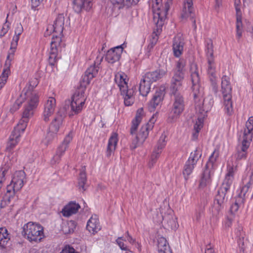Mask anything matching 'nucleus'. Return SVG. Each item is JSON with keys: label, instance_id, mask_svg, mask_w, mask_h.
<instances>
[{"label": "nucleus", "instance_id": "obj_1", "mask_svg": "<svg viewBox=\"0 0 253 253\" xmlns=\"http://www.w3.org/2000/svg\"><path fill=\"white\" fill-rule=\"evenodd\" d=\"M29 94H30V96L27 101V104L25 106L22 118L17 126L14 127L7 144L6 150L9 153L11 152L19 141L21 134L23 133L25 130L29 118L33 115V110L38 105L39 96L35 92L31 93L30 92L22 93L15 101L14 105L19 107L25 99L26 96L28 97Z\"/></svg>", "mask_w": 253, "mask_h": 253}, {"label": "nucleus", "instance_id": "obj_2", "mask_svg": "<svg viewBox=\"0 0 253 253\" xmlns=\"http://www.w3.org/2000/svg\"><path fill=\"white\" fill-rule=\"evenodd\" d=\"M65 17L63 14H58L53 22V24L48 25L44 33V36H49L53 33L52 41L50 43V48L49 51L48 63L53 66L60 58L58 57V51L62 45L61 37L64 29Z\"/></svg>", "mask_w": 253, "mask_h": 253}, {"label": "nucleus", "instance_id": "obj_3", "mask_svg": "<svg viewBox=\"0 0 253 253\" xmlns=\"http://www.w3.org/2000/svg\"><path fill=\"white\" fill-rule=\"evenodd\" d=\"M99 69L98 65L94 64L90 66L85 71L84 75L82 77L80 87L76 91L72 97L70 102L72 113L69 114L70 117L82 111L86 100L84 95L86 86L97 74Z\"/></svg>", "mask_w": 253, "mask_h": 253}, {"label": "nucleus", "instance_id": "obj_4", "mask_svg": "<svg viewBox=\"0 0 253 253\" xmlns=\"http://www.w3.org/2000/svg\"><path fill=\"white\" fill-rule=\"evenodd\" d=\"M153 13V22L156 26L151 35L150 40L158 42L159 36L162 31V27L166 18L170 5L173 3V0H167L165 6L162 8V0H151Z\"/></svg>", "mask_w": 253, "mask_h": 253}, {"label": "nucleus", "instance_id": "obj_5", "mask_svg": "<svg viewBox=\"0 0 253 253\" xmlns=\"http://www.w3.org/2000/svg\"><path fill=\"white\" fill-rule=\"evenodd\" d=\"M25 177L26 174L23 170L16 171L14 173L10 184L6 187V192L3 197V200L6 204H9L14 198L15 193L23 186Z\"/></svg>", "mask_w": 253, "mask_h": 253}, {"label": "nucleus", "instance_id": "obj_6", "mask_svg": "<svg viewBox=\"0 0 253 253\" xmlns=\"http://www.w3.org/2000/svg\"><path fill=\"white\" fill-rule=\"evenodd\" d=\"M127 77L123 72H119L115 74V81L119 87L121 95L124 96L126 106L131 105L134 102L133 89L127 88Z\"/></svg>", "mask_w": 253, "mask_h": 253}, {"label": "nucleus", "instance_id": "obj_7", "mask_svg": "<svg viewBox=\"0 0 253 253\" xmlns=\"http://www.w3.org/2000/svg\"><path fill=\"white\" fill-rule=\"evenodd\" d=\"M23 235L29 241H41L43 237V228L40 224L29 222L23 227Z\"/></svg>", "mask_w": 253, "mask_h": 253}, {"label": "nucleus", "instance_id": "obj_8", "mask_svg": "<svg viewBox=\"0 0 253 253\" xmlns=\"http://www.w3.org/2000/svg\"><path fill=\"white\" fill-rule=\"evenodd\" d=\"M221 88L223 97V106L225 113L231 116L233 112V104L231 95V87L229 78L226 76H223L221 80Z\"/></svg>", "mask_w": 253, "mask_h": 253}, {"label": "nucleus", "instance_id": "obj_9", "mask_svg": "<svg viewBox=\"0 0 253 253\" xmlns=\"http://www.w3.org/2000/svg\"><path fill=\"white\" fill-rule=\"evenodd\" d=\"M191 78L192 83V90L193 96L196 103L200 102L197 105L202 104L204 105L206 103V100L203 99V88L200 85V77L197 71L196 65H193L191 68Z\"/></svg>", "mask_w": 253, "mask_h": 253}, {"label": "nucleus", "instance_id": "obj_10", "mask_svg": "<svg viewBox=\"0 0 253 253\" xmlns=\"http://www.w3.org/2000/svg\"><path fill=\"white\" fill-rule=\"evenodd\" d=\"M155 121V115H153L150 119L149 122L141 127L135 136V138L133 140L130 146L131 149H134L144 143L149 135V131L152 129L154 126L153 124Z\"/></svg>", "mask_w": 253, "mask_h": 253}, {"label": "nucleus", "instance_id": "obj_11", "mask_svg": "<svg viewBox=\"0 0 253 253\" xmlns=\"http://www.w3.org/2000/svg\"><path fill=\"white\" fill-rule=\"evenodd\" d=\"M201 156L202 150L199 147L197 148L194 152L191 153L188 160L184 165L183 170V174L186 180L188 179L189 176L192 173L195 166Z\"/></svg>", "mask_w": 253, "mask_h": 253}, {"label": "nucleus", "instance_id": "obj_12", "mask_svg": "<svg viewBox=\"0 0 253 253\" xmlns=\"http://www.w3.org/2000/svg\"><path fill=\"white\" fill-rule=\"evenodd\" d=\"M193 7V0H185L183 6L180 14V18L181 21L185 22L189 18L192 21V26L196 29L197 28L196 20Z\"/></svg>", "mask_w": 253, "mask_h": 253}, {"label": "nucleus", "instance_id": "obj_13", "mask_svg": "<svg viewBox=\"0 0 253 253\" xmlns=\"http://www.w3.org/2000/svg\"><path fill=\"white\" fill-rule=\"evenodd\" d=\"M185 65L186 60L183 58H180L176 61L175 67V87L177 86L176 89L182 85L186 73Z\"/></svg>", "mask_w": 253, "mask_h": 253}, {"label": "nucleus", "instance_id": "obj_14", "mask_svg": "<svg viewBox=\"0 0 253 253\" xmlns=\"http://www.w3.org/2000/svg\"><path fill=\"white\" fill-rule=\"evenodd\" d=\"M236 170V168L233 166H230L228 164L227 173L225 175L224 180L219 189L218 190L217 194L225 197L226 192L229 189L234 179V175Z\"/></svg>", "mask_w": 253, "mask_h": 253}, {"label": "nucleus", "instance_id": "obj_15", "mask_svg": "<svg viewBox=\"0 0 253 253\" xmlns=\"http://www.w3.org/2000/svg\"><path fill=\"white\" fill-rule=\"evenodd\" d=\"M166 88L164 85H161L160 87L156 88L148 105V108L150 112L154 111L157 107L161 104L165 94Z\"/></svg>", "mask_w": 253, "mask_h": 253}, {"label": "nucleus", "instance_id": "obj_16", "mask_svg": "<svg viewBox=\"0 0 253 253\" xmlns=\"http://www.w3.org/2000/svg\"><path fill=\"white\" fill-rule=\"evenodd\" d=\"M72 134L71 132L69 133L65 136L61 144L57 148L56 154L54 155L51 161L52 164H55L59 162L61 157L68 147L69 144L72 140Z\"/></svg>", "mask_w": 253, "mask_h": 253}, {"label": "nucleus", "instance_id": "obj_17", "mask_svg": "<svg viewBox=\"0 0 253 253\" xmlns=\"http://www.w3.org/2000/svg\"><path fill=\"white\" fill-rule=\"evenodd\" d=\"M16 49L10 48L6 57V60L4 65V68L0 76V87H2L6 82L8 75L10 73V66L11 61L13 58Z\"/></svg>", "mask_w": 253, "mask_h": 253}, {"label": "nucleus", "instance_id": "obj_18", "mask_svg": "<svg viewBox=\"0 0 253 253\" xmlns=\"http://www.w3.org/2000/svg\"><path fill=\"white\" fill-rule=\"evenodd\" d=\"M167 136L165 134H162L155 148H154L153 153L151 155V160L149 163V167H152L156 162L157 160L159 157L162 152V149L165 147L166 144V138Z\"/></svg>", "mask_w": 253, "mask_h": 253}, {"label": "nucleus", "instance_id": "obj_19", "mask_svg": "<svg viewBox=\"0 0 253 253\" xmlns=\"http://www.w3.org/2000/svg\"><path fill=\"white\" fill-rule=\"evenodd\" d=\"M56 107V99L53 97H49L44 104L42 119L45 122L49 120V117L53 114Z\"/></svg>", "mask_w": 253, "mask_h": 253}, {"label": "nucleus", "instance_id": "obj_20", "mask_svg": "<svg viewBox=\"0 0 253 253\" xmlns=\"http://www.w3.org/2000/svg\"><path fill=\"white\" fill-rule=\"evenodd\" d=\"M225 197L217 194L212 207L211 212L213 217L217 218L220 215L221 210L223 208V204L225 202Z\"/></svg>", "mask_w": 253, "mask_h": 253}, {"label": "nucleus", "instance_id": "obj_21", "mask_svg": "<svg viewBox=\"0 0 253 253\" xmlns=\"http://www.w3.org/2000/svg\"><path fill=\"white\" fill-rule=\"evenodd\" d=\"M122 45L117 46L107 51L105 59L108 62L113 64L119 60L123 50Z\"/></svg>", "mask_w": 253, "mask_h": 253}, {"label": "nucleus", "instance_id": "obj_22", "mask_svg": "<svg viewBox=\"0 0 253 253\" xmlns=\"http://www.w3.org/2000/svg\"><path fill=\"white\" fill-rule=\"evenodd\" d=\"M240 3V0H235V6L236 10V36L237 38L240 39L242 36L243 32V24L242 22V12L238 7Z\"/></svg>", "mask_w": 253, "mask_h": 253}, {"label": "nucleus", "instance_id": "obj_23", "mask_svg": "<svg viewBox=\"0 0 253 253\" xmlns=\"http://www.w3.org/2000/svg\"><path fill=\"white\" fill-rule=\"evenodd\" d=\"M92 0H72L74 11L79 13L83 10H89L92 6Z\"/></svg>", "mask_w": 253, "mask_h": 253}, {"label": "nucleus", "instance_id": "obj_24", "mask_svg": "<svg viewBox=\"0 0 253 253\" xmlns=\"http://www.w3.org/2000/svg\"><path fill=\"white\" fill-rule=\"evenodd\" d=\"M166 71L163 69H158L152 72H147L143 77L151 84L162 79L166 74Z\"/></svg>", "mask_w": 253, "mask_h": 253}, {"label": "nucleus", "instance_id": "obj_25", "mask_svg": "<svg viewBox=\"0 0 253 253\" xmlns=\"http://www.w3.org/2000/svg\"><path fill=\"white\" fill-rule=\"evenodd\" d=\"M65 117V115L64 112H62L61 111L58 112L49 126L50 130L53 132H57L62 125Z\"/></svg>", "mask_w": 253, "mask_h": 253}, {"label": "nucleus", "instance_id": "obj_26", "mask_svg": "<svg viewBox=\"0 0 253 253\" xmlns=\"http://www.w3.org/2000/svg\"><path fill=\"white\" fill-rule=\"evenodd\" d=\"M86 228L90 233L93 234L100 230L101 226L97 215H93L91 216L87 222Z\"/></svg>", "mask_w": 253, "mask_h": 253}, {"label": "nucleus", "instance_id": "obj_27", "mask_svg": "<svg viewBox=\"0 0 253 253\" xmlns=\"http://www.w3.org/2000/svg\"><path fill=\"white\" fill-rule=\"evenodd\" d=\"M185 42L183 35L179 33L175 37V57H179L183 52Z\"/></svg>", "mask_w": 253, "mask_h": 253}, {"label": "nucleus", "instance_id": "obj_28", "mask_svg": "<svg viewBox=\"0 0 253 253\" xmlns=\"http://www.w3.org/2000/svg\"><path fill=\"white\" fill-rule=\"evenodd\" d=\"M253 130V116L250 117L245 124L242 139L252 141Z\"/></svg>", "mask_w": 253, "mask_h": 253}, {"label": "nucleus", "instance_id": "obj_29", "mask_svg": "<svg viewBox=\"0 0 253 253\" xmlns=\"http://www.w3.org/2000/svg\"><path fill=\"white\" fill-rule=\"evenodd\" d=\"M143 116V109L142 108H139L136 112L135 118L131 122V126L130 129V133L131 135L135 134L138 126L141 122Z\"/></svg>", "mask_w": 253, "mask_h": 253}, {"label": "nucleus", "instance_id": "obj_30", "mask_svg": "<svg viewBox=\"0 0 253 253\" xmlns=\"http://www.w3.org/2000/svg\"><path fill=\"white\" fill-rule=\"evenodd\" d=\"M251 141L242 139V144L237 147L236 157L237 160L244 159L246 158L247 152Z\"/></svg>", "mask_w": 253, "mask_h": 253}, {"label": "nucleus", "instance_id": "obj_31", "mask_svg": "<svg viewBox=\"0 0 253 253\" xmlns=\"http://www.w3.org/2000/svg\"><path fill=\"white\" fill-rule=\"evenodd\" d=\"M80 208V206L79 204L71 202L64 207L62 213L64 216L69 217L77 213Z\"/></svg>", "mask_w": 253, "mask_h": 253}, {"label": "nucleus", "instance_id": "obj_32", "mask_svg": "<svg viewBox=\"0 0 253 253\" xmlns=\"http://www.w3.org/2000/svg\"><path fill=\"white\" fill-rule=\"evenodd\" d=\"M211 169L205 167V169L203 171L201 179L200 182L199 186L203 188L207 185H210L211 182V175L213 172L211 170Z\"/></svg>", "mask_w": 253, "mask_h": 253}, {"label": "nucleus", "instance_id": "obj_33", "mask_svg": "<svg viewBox=\"0 0 253 253\" xmlns=\"http://www.w3.org/2000/svg\"><path fill=\"white\" fill-rule=\"evenodd\" d=\"M118 141V134L116 132L112 133L109 139L107 147L106 156L107 157H109L111 154L114 153L116 149Z\"/></svg>", "mask_w": 253, "mask_h": 253}, {"label": "nucleus", "instance_id": "obj_34", "mask_svg": "<svg viewBox=\"0 0 253 253\" xmlns=\"http://www.w3.org/2000/svg\"><path fill=\"white\" fill-rule=\"evenodd\" d=\"M10 237L5 227L0 228V248L4 249L9 243Z\"/></svg>", "mask_w": 253, "mask_h": 253}, {"label": "nucleus", "instance_id": "obj_35", "mask_svg": "<svg viewBox=\"0 0 253 253\" xmlns=\"http://www.w3.org/2000/svg\"><path fill=\"white\" fill-rule=\"evenodd\" d=\"M184 102L182 96L179 94H175V115H179L184 110Z\"/></svg>", "mask_w": 253, "mask_h": 253}, {"label": "nucleus", "instance_id": "obj_36", "mask_svg": "<svg viewBox=\"0 0 253 253\" xmlns=\"http://www.w3.org/2000/svg\"><path fill=\"white\" fill-rule=\"evenodd\" d=\"M86 175L85 167H82L80 169L79 176L78 178V186L80 190L85 191L86 190Z\"/></svg>", "mask_w": 253, "mask_h": 253}, {"label": "nucleus", "instance_id": "obj_37", "mask_svg": "<svg viewBox=\"0 0 253 253\" xmlns=\"http://www.w3.org/2000/svg\"><path fill=\"white\" fill-rule=\"evenodd\" d=\"M151 84L146 81L144 78L141 80L139 84V90L140 94L143 96H146L149 92Z\"/></svg>", "mask_w": 253, "mask_h": 253}, {"label": "nucleus", "instance_id": "obj_38", "mask_svg": "<svg viewBox=\"0 0 253 253\" xmlns=\"http://www.w3.org/2000/svg\"><path fill=\"white\" fill-rule=\"evenodd\" d=\"M253 184V176L252 175L249 181L247 182V183L241 188L240 193L238 194V199H241V202L242 203L244 202L245 199L246 198V195L247 193L249 191V189L251 186Z\"/></svg>", "mask_w": 253, "mask_h": 253}, {"label": "nucleus", "instance_id": "obj_39", "mask_svg": "<svg viewBox=\"0 0 253 253\" xmlns=\"http://www.w3.org/2000/svg\"><path fill=\"white\" fill-rule=\"evenodd\" d=\"M158 251L160 253H167L168 243L166 239L160 235L157 236Z\"/></svg>", "mask_w": 253, "mask_h": 253}, {"label": "nucleus", "instance_id": "obj_40", "mask_svg": "<svg viewBox=\"0 0 253 253\" xmlns=\"http://www.w3.org/2000/svg\"><path fill=\"white\" fill-rule=\"evenodd\" d=\"M219 156V152L218 150H215L211 155L209 159L206 167L212 169L213 166V164L216 161Z\"/></svg>", "mask_w": 253, "mask_h": 253}, {"label": "nucleus", "instance_id": "obj_41", "mask_svg": "<svg viewBox=\"0 0 253 253\" xmlns=\"http://www.w3.org/2000/svg\"><path fill=\"white\" fill-rule=\"evenodd\" d=\"M205 51L208 59H209V57L210 58H213V43L211 40H209L206 42Z\"/></svg>", "mask_w": 253, "mask_h": 253}, {"label": "nucleus", "instance_id": "obj_42", "mask_svg": "<svg viewBox=\"0 0 253 253\" xmlns=\"http://www.w3.org/2000/svg\"><path fill=\"white\" fill-rule=\"evenodd\" d=\"M76 227V222L71 220L63 227V231L65 234H70L74 232Z\"/></svg>", "mask_w": 253, "mask_h": 253}, {"label": "nucleus", "instance_id": "obj_43", "mask_svg": "<svg viewBox=\"0 0 253 253\" xmlns=\"http://www.w3.org/2000/svg\"><path fill=\"white\" fill-rule=\"evenodd\" d=\"M76 227V222L71 220L63 227V231L65 234H70L74 232Z\"/></svg>", "mask_w": 253, "mask_h": 253}, {"label": "nucleus", "instance_id": "obj_44", "mask_svg": "<svg viewBox=\"0 0 253 253\" xmlns=\"http://www.w3.org/2000/svg\"><path fill=\"white\" fill-rule=\"evenodd\" d=\"M208 74L211 75L212 77H214L215 75V66L213 62V58H210L209 57L208 59Z\"/></svg>", "mask_w": 253, "mask_h": 253}, {"label": "nucleus", "instance_id": "obj_45", "mask_svg": "<svg viewBox=\"0 0 253 253\" xmlns=\"http://www.w3.org/2000/svg\"><path fill=\"white\" fill-rule=\"evenodd\" d=\"M139 0H123V1L119 4V8H121L122 6H126L128 7L132 5H136Z\"/></svg>", "mask_w": 253, "mask_h": 253}, {"label": "nucleus", "instance_id": "obj_46", "mask_svg": "<svg viewBox=\"0 0 253 253\" xmlns=\"http://www.w3.org/2000/svg\"><path fill=\"white\" fill-rule=\"evenodd\" d=\"M125 240L124 237H119L116 240V242L122 250L126 251L127 253L130 251L128 247L124 244V241Z\"/></svg>", "mask_w": 253, "mask_h": 253}, {"label": "nucleus", "instance_id": "obj_47", "mask_svg": "<svg viewBox=\"0 0 253 253\" xmlns=\"http://www.w3.org/2000/svg\"><path fill=\"white\" fill-rule=\"evenodd\" d=\"M241 203H242L241 202V199H238V198H237L236 200L235 203L234 204H233L231 207L230 209H231V212H236L239 208V204H240Z\"/></svg>", "mask_w": 253, "mask_h": 253}, {"label": "nucleus", "instance_id": "obj_48", "mask_svg": "<svg viewBox=\"0 0 253 253\" xmlns=\"http://www.w3.org/2000/svg\"><path fill=\"white\" fill-rule=\"evenodd\" d=\"M203 119L201 118H198L194 126V130L200 131L203 127Z\"/></svg>", "mask_w": 253, "mask_h": 253}, {"label": "nucleus", "instance_id": "obj_49", "mask_svg": "<svg viewBox=\"0 0 253 253\" xmlns=\"http://www.w3.org/2000/svg\"><path fill=\"white\" fill-rule=\"evenodd\" d=\"M59 253H78L75 250L70 246H66Z\"/></svg>", "mask_w": 253, "mask_h": 253}, {"label": "nucleus", "instance_id": "obj_50", "mask_svg": "<svg viewBox=\"0 0 253 253\" xmlns=\"http://www.w3.org/2000/svg\"><path fill=\"white\" fill-rule=\"evenodd\" d=\"M23 32V28L21 23H17L15 29V35L20 36Z\"/></svg>", "mask_w": 253, "mask_h": 253}, {"label": "nucleus", "instance_id": "obj_51", "mask_svg": "<svg viewBox=\"0 0 253 253\" xmlns=\"http://www.w3.org/2000/svg\"><path fill=\"white\" fill-rule=\"evenodd\" d=\"M9 25L7 23L4 24L0 32V37H3L8 32Z\"/></svg>", "mask_w": 253, "mask_h": 253}, {"label": "nucleus", "instance_id": "obj_52", "mask_svg": "<svg viewBox=\"0 0 253 253\" xmlns=\"http://www.w3.org/2000/svg\"><path fill=\"white\" fill-rule=\"evenodd\" d=\"M57 132H53L49 128H48V131L47 133L46 136V139H47L48 142H50L51 141L55 136Z\"/></svg>", "mask_w": 253, "mask_h": 253}, {"label": "nucleus", "instance_id": "obj_53", "mask_svg": "<svg viewBox=\"0 0 253 253\" xmlns=\"http://www.w3.org/2000/svg\"><path fill=\"white\" fill-rule=\"evenodd\" d=\"M124 239H125L126 241V239L131 244H133L135 242V240L129 234V233L128 231H127L126 233L125 237H124Z\"/></svg>", "mask_w": 253, "mask_h": 253}, {"label": "nucleus", "instance_id": "obj_54", "mask_svg": "<svg viewBox=\"0 0 253 253\" xmlns=\"http://www.w3.org/2000/svg\"><path fill=\"white\" fill-rule=\"evenodd\" d=\"M203 210L201 209L198 211H196L194 218L197 221H199L203 215Z\"/></svg>", "mask_w": 253, "mask_h": 253}, {"label": "nucleus", "instance_id": "obj_55", "mask_svg": "<svg viewBox=\"0 0 253 253\" xmlns=\"http://www.w3.org/2000/svg\"><path fill=\"white\" fill-rule=\"evenodd\" d=\"M43 0H31V6L33 9L39 6Z\"/></svg>", "mask_w": 253, "mask_h": 253}, {"label": "nucleus", "instance_id": "obj_56", "mask_svg": "<svg viewBox=\"0 0 253 253\" xmlns=\"http://www.w3.org/2000/svg\"><path fill=\"white\" fill-rule=\"evenodd\" d=\"M110 1L113 5H119L123 1V0H110Z\"/></svg>", "mask_w": 253, "mask_h": 253}, {"label": "nucleus", "instance_id": "obj_57", "mask_svg": "<svg viewBox=\"0 0 253 253\" xmlns=\"http://www.w3.org/2000/svg\"><path fill=\"white\" fill-rule=\"evenodd\" d=\"M19 40V36L14 35L13 37L12 42L18 44V42Z\"/></svg>", "mask_w": 253, "mask_h": 253}, {"label": "nucleus", "instance_id": "obj_58", "mask_svg": "<svg viewBox=\"0 0 253 253\" xmlns=\"http://www.w3.org/2000/svg\"><path fill=\"white\" fill-rule=\"evenodd\" d=\"M17 44V43L11 42L10 48L16 49Z\"/></svg>", "mask_w": 253, "mask_h": 253}, {"label": "nucleus", "instance_id": "obj_59", "mask_svg": "<svg viewBox=\"0 0 253 253\" xmlns=\"http://www.w3.org/2000/svg\"><path fill=\"white\" fill-rule=\"evenodd\" d=\"M205 253H214V251L211 247H207L205 250Z\"/></svg>", "mask_w": 253, "mask_h": 253}, {"label": "nucleus", "instance_id": "obj_60", "mask_svg": "<svg viewBox=\"0 0 253 253\" xmlns=\"http://www.w3.org/2000/svg\"><path fill=\"white\" fill-rule=\"evenodd\" d=\"M157 42H155V41L154 42V41H152V40H150V42L148 45H149L150 46H151L153 48H154L155 45L156 44Z\"/></svg>", "mask_w": 253, "mask_h": 253}, {"label": "nucleus", "instance_id": "obj_61", "mask_svg": "<svg viewBox=\"0 0 253 253\" xmlns=\"http://www.w3.org/2000/svg\"><path fill=\"white\" fill-rule=\"evenodd\" d=\"M199 132V131L195 130V132H194L193 134V137L194 139H196L197 138Z\"/></svg>", "mask_w": 253, "mask_h": 253}, {"label": "nucleus", "instance_id": "obj_62", "mask_svg": "<svg viewBox=\"0 0 253 253\" xmlns=\"http://www.w3.org/2000/svg\"><path fill=\"white\" fill-rule=\"evenodd\" d=\"M151 51H149L148 50H146V53H145V56L146 58H149L150 57V56H151Z\"/></svg>", "mask_w": 253, "mask_h": 253}, {"label": "nucleus", "instance_id": "obj_63", "mask_svg": "<svg viewBox=\"0 0 253 253\" xmlns=\"http://www.w3.org/2000/svg\"><path fill=\"white\" fill-rule=\"evenodd\" d=\"M153 47L151 46H150L149 45H148L146 50H148L149 51H152L153 49Z\"/></svg>", "mask_w": 253, "mask_h": 253}, {"label": "nucleus", "instance_id": "obj_64", "mask_svg": "<svg viewBox=\"0 0 253 253\" xmlns=\"http://www.w3.org/2000/svg\"><path fill=\"white\" fill-rule=\"evenodd\" d=\"M215 1H216V4L219 5L221 2V0H215Z\"/></svg>", "mask_w": 253, "mask_h": 253}]
</instances>
